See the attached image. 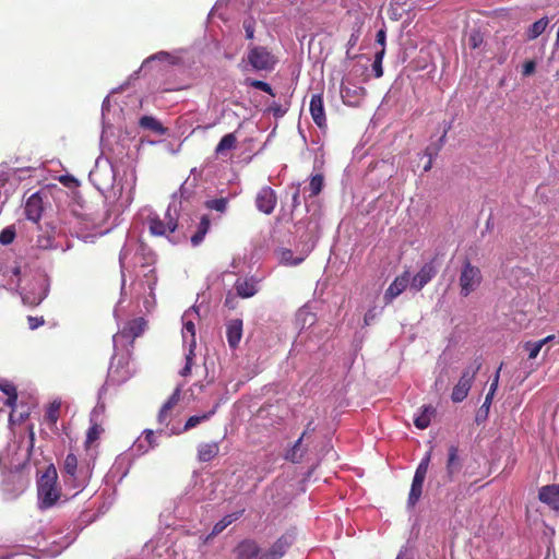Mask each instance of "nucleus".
I'll return each instance as SVG.
<instances>
[{"mask_svg":"<svg viewBox=\"0 0 559 559\" xmlns=\"http://www.w3.org/2000/svg\"><path fill=\"white\" fill-rule=\"evenodd\" d=\"M210 224L211 223H210L209 216L207 215H203L201 217V221L199 223L197 231L190 238L191 239V243L193 246H199L203 241L206 233L210 229Z\"/></svg>","mask_w":559,"mask_h":559,"instance_id":"nucleus-24","label":"nucleus"},{"mask_svg":"<svg viewBox=\"0 0 559 559\" xmlns=\"http://www.w3.org/2000/svg\"><path fill=\"white\" fill-rule=\"evenodd\" d=\"M357 40H358V35L352 34V36L348 40V46L354 47L357 44Z\"/></svg>","mask_w":559,"mask_h":559,"instance_id":"nucleus-56","label":"nucleus"},{"mask_svg":"<svg viewBox=\"0 0 559 559\" xmlns=\"http://www.w3.org/2000/svg\"><path fill=\"white\" fill-rule=\"evenodd\" d=\"M483 366L481 357H476L462 372L457 383L454 385L451 400L454 403H460L464 401L468 392L472 388V384L475 380L477 372L480 370Z\"/></svg>","mask_w":559,"mask_h":559,"instance_id":"nucleus-3","label":"nucleus"},{"mask_svg":"<svg viewBox=\"0 0 559 559\" xmlns=\"http://www.w3.org/2000/svg\"><path fill=\"white\" fill-rule=\"evenodd\" d=\"M483 282V274L478 266L473 265L466 258L461 266L459 276L460 295L467 297L474 293Z\"/></svg>","mask_w":559,"mask_h":559,"instance_id":"nucleus-5","label":"nucleus"},{"mask_svg":"<svg viewBox=\"0 0 559 559\" xmlns=\"http://www.w3.org/2000/svg\"><path fill=\"white\" fill-rule=\"evenodd\" d=\"M225 305L226 306H229V308H233V305H231V301L229 300V298L227 297L226 300H225Z\"/></svg>","mask_w":559,"mask_h":559,"instance_id":"nucleus-59","label":"nucleus"},{"mask_svg":"<svg viewBox=\"0 0 559 559\" xmlns=\"http://www.w3.org/2000/svg\"><path fill=\"white\" fill-rule=\"evenodd\" d=\"M409 284V273L405 271L390 284L384 293L383 299L386 305L391 304L397 296H400Z\"/></svg>","mask_w":559,"mask_h":559,"instance_id":"nucleus-13","label":"nucleus"},{"mask_svg":"<svg viewBox=\"0 0 559 559\" xmlns=\"http://www.w3.org/2000/svg\"><path fill=\"white\" fill-rule=\"evenodd\" d=\"M323 185L324 178L321 174L312 176L309 183V189L311 191L310 197L318 195L322 191Z\"/></svg>","mask_w":559,"mask_h":559,"instance_id":"nucleus-33","label":"nucleus"},{"mask_svg":"<svg viewBox=\"0 0 559 559\" xmlns=\"http://www.w3.org/2000/svg\"><path fill=\"white\" fill-rule=\"evenodd\" d=\"M24 211L27 219L38 223L43 214L41 197L38 193L32 194L26 201Z\"/></svg>","mask_w":559,"mask_h":559,"instance_id":"nucleus-17","label":"nucleus"},{"mask_svg":"<svg viewBox=\"0 0 559 559\" xmlns=\"http://www.w3.org/2000/svg\"><path fill=\"white\" fill-rule=\"evenodd\" d=\"M435 413L436 409L432 406H424L421 413L415 417L414 425L418 429H426L430 425L431 417L435 415Z\"/></svg>","mask_w":559,"mask_h":559,"instance_id":"nucleus-25","label":"nucleus"},{"mask_svg":"<svg viewBox=\"0 0 559 559\" xmlns=\"http://www.w3.org/2000/svg\"><path fill=\"white\" fill-rule=\"evenodd\" d=\"M549 24V20L545 16L534 22L528 29L526 31V38L528 40H534L538 36H540Z\"/></svg>","mask_w":559,"mask_h":559,"instance_id":"nucleus-26","label":"nucleus"},{"mask_svg":"<svg viewBox=\"0 0 559 559\" xmlns=\"http://www.w3.org/2000/svg\"><path fill=\"white\" fill-rule=\"evenodd\" d=\"M226 336L230 348H236L242 337V320L233 319L226 325Z\"/></svg>","mask_w":559,"mask_h":559,"instance_id":"nucleus-18","label":"nucleus"},{"mask_svg":"<svg viewBox=\"0 0 559 559\" xmlns=\"http://www.w3.org/2000/svg\"><path fill=\"white\" fill-rule=\"evenodd\" d=\"M538 499L551 510L559 511V484L546 485L539 488Z\"/></svg>","mask_w":559,"mask_h":559,"instance_id":"nucleus-14","label":"nucleus"},{"mask_svg":"<svg viewBox=\"0 0 559 559\" xmlns=\"http://www.w3.org/2000/svg\"><path fill=\"white\" fill-rule=\"evenodd\" d=\"M430 456H431V453L428 452L425 455V457L420 461V463L418 464V466L415 471V475H414L415 478L425 480L427 472H428L429 463H430Z\"/></svg>","mask_w":559,"mask_h":559,"instance_id":"nucleus-35","label":"nucleus"},{"mask_svg":"<svg viewBox=\"0 0 559 559\" xmlns=\"http://www.w3.org/2000/svg\"><path fill=\"white\" fill-rule=\"evenodd\" d=\"M386 33L385 29L381 28L377 32L376 41L382 47H385Z\"/></svg>","mask_w":559,"mask_h":559,"instance_id":"nucleus-49","label":"nucleus"},{"mask_svg":"<svg viewBox=\"0 0 559 559\" xmlns=\"http://www.w3.org/2000/svg\"><path fill=\"white\" fill-rule=\"evenodd\" d=\"M146 325L147 322L142 317L132 319L124 324L123 329L120 331V336L133 342L144 333Z\"/></svg>","mask_w":559,"mask_h":559,"instance_id":"nucleus-15","label":"nucleus"},{"mask_svg":"<svg viewBox=\"0 0 559 559\" xmlns=\"http://www.w3.org/2000/svg\"><path fill=\"white\" fill-rule=\"evenodd\" d=\"M38 507L47 510L53 507L61 497V489L58 486V473L53 465H50L41 474L37 481Z\"/></svg>","mask_w":559,"mask_h":559,"instance_id":"nucleus-2","label":"nucleus"},{"mask_svg":"<svg viewBox=\"0 0 559 559\" xmlns=\"http://www.w3.org/2000/svg\"><path fill=\"white\" fill-rule=\"evenodd\" d=\"M225 305L226 306H229V308H233V305H231V301L229 300V298L227 297L226 300H225Z\"/></svg>","mask_w":559,"mask_h":559,"instance_id":"nucleus-60","label":"nucleus"},{"mask_svg":"<svg viewBox=\"0 0 559 559\" xmlns=\"http://www.w3.org/2000/svg\"><path fill=\"white\" fill-rule=\"evenodd\" d=\"M62 472L67 475L64 481L70 485L73 489H80L84 487V479H80L78 475V457L73 453H69L63 462Z\"/></svg>","mask_w":559,"mask_h":559,"instance_id":"nucleus-10","label":"nucleus"},{"mask_svg":"<svg viewBox=\"0 0 559 559\" xmlns=\"http://www.w3.org/2000/svg\"><path fill=\"white\" fill-rule=\"evenodd\" d=\"M15 238V229L13 227H7L0 233V243L10 245Z\"/></svg>","mask_w":559,"mask_h":559,"instance_id":"nucleus-39","label":"nucleus"},{"mask_svg":"<svg viewBox=\"0 0 559 559\" xmlns=\"http://www.w3.org/2000/svg\"><path fill=\"white\" fill-rule=\"evenodd\" d=\"M27 322H28V326L31 330H35L41 325H44L45 323V320L43 317H32V316H28L27 317Z\"/></svg>","mask_w":559,"mask_h":559,"instance_id":"nucleus-43","label":"nucleus"},{"mask_svg":"<svg viewBox=\"0 0 559 559\" xmlns=\"http://www.w3.org/2000/svg\"><path fill=\"white\" fill-rule=\"evenodd\" d=\"M243 510L241 511H238V512H234V513H230V514H227L225 515L223 519H222V522H225V525L226 527L228 525H230L233 522L237 521L241 514H242Z\"/></svg>","mask_w":559,"mask_h":559,"instance_id":"nucleus-45","label":"nucleus"},{"mask_svg":"<svg viewBox=\"0 0 559 559\" xmlns=\"http://www.w3.org/2000/svg\"><path fill=\"white\" fill-rule=\"evenodd\" d=\"M189 333L191 338H192V342H194V336H195V325L192 321H186L183 323V336H186V334Z\"/></svg>","mask_w":559,"mask_h":559,"instance_id":"nucleus-46","label":"nucleus"},{"mask_svg":"<svg viewBox=\"0 0 559 559\" xmlns=\"http://www.w3.org/2000/svg\"><path fill=\"white\" fill-rule=\"evenodd\" d=\"M554 338H555V335H548V336H546L545 338L539 340V343L544 346V345H546L547 343L551 342Z\"/></svg>","mask_w":559,"mask_h":559,"instance_id":"nucleus-58","label":"nucleus"},{"mask_svg":"<svg viewBox=\"0 0 559 559\" xmlns=\"http://www.w3.org/2000/svg\"><path fill=\"white\" fill-rule=\"evenodd\" d=\"M143 439L146 442V447H145L144 451H150V450L154 449L155 447H157V442L155 440L153 430H150V429L144 430Z\"/></svg>","mask_w":559,"mask_h":559,"instance_id":"nucleus-40","label":"nucleus"},{"mask_svg":"<svg viewBox=\"0 0 559 559\" xmlns=\"http://www.w3.org/2000/svg\"><path fill=\"white\" fill-rule=\"evenodd\" d=\"M191 355H192V350L186 357V365H185V367L180 371V374L182 377H187V376H189L191 373V368H192V356Z\"/></svg>","mask_w":559,"mask_h":559,"instance_id":"nucleus-47","label":"nucleus"},{"mask_svg":"<svg viewBox=\"0 0 559 559\" xmlns=\"http://www.w3.org/2000/svg\"><path fill=\"white\" fill-rule=\"evenodd\" d=\"M292 204H293L294 209L300 205V197H299L298 188L296 189L295 193L293 194Z\"/></svg>","mask_w":559,"mask_h":559,"instance_id":"nucleus-54","label":"nucleus"},{"mask_svg":"<svg viewBox=\"0 0 559 559\" xmlns=\"http://www.w3.org/2000/svg\"><path fill=\"white\" fill-rule=\"evenodd\" d=\"M536 70V63L533 60H528L523 64L522 74L524 76L532 75Z\"/></svg>","mask_w":559,"mask_h":559,"instance_id":"nucleus-44","label":"nucleus"},{"mask_svg":"<svg viewBox=\"0 0 559 559\" xmlns=\"http://www.w3.org/2000/svg\"><path fill=\"white\" fill-rule=\"evenodd\" d=\"M167 56H168V53H166V52H159L156 57L160 59L162 57L164 58Z\"/></svg>","mask_w":559,"mask_h":559,"instance_id":"nucleus-62","label":"nucleus"},{"mask_svg":"<svg viewBox=\"0 0 559 559\" xmlns=\"http://www.w3.org/2000/svg\"><path fill=\"white\" fill-rule=\"evenodd\" d=\"M384 53H385V47H382L378 52H376L374 60L382 62Z\"/></svg>","mask_w":559,"mask_h":559,"instance_id":"nucleus-55","label":"nucleus"},{"mask_svg":"<svg viewBox=\"0 0 559 559\" xmlns=\"http://www.w3.org/2000/svg\"><path fill=\"white\" fill-rule=\"evenodd\" d=\"M147 225L150 233L153 236L169 238V235L174 234L179 227L177 211H173L169 206L165 212L164 217H160L157 214H151L147 217Z\"/></svg>","mask_w":559,"mask_h":559,"instance_id":"nucleus-4","label":"nucleus"},{"mask_svg":"<svg viewBox=\"0 0 559 559\" xmlns=\"http://www.w3.org/2000/svg\"><path fill=\"white\" fill-rule=\"evenodd\" d=\"M310 115L313 122L320 129L326 128V116L323 104V94H313L310 99Z\"/></svg>","mask_w":559,"mask_h":559,"instance_id":"nucleus-12","label":"nucleus"},{"mask_svg":"<svg viewBox=\"0 0 559 559\" xmlns=\"http://www.w3.org/2000/svg\"><path fill=\"white\" fill-rule=\"evenodd\" d=\"M14 557H15L14 555H10V556H7V557H4L2 559H14Z\"/></svg>","mask_w":559,"mask_h":559,"instance_id":"nucleus-63","label":"nucleus"},{"mask_svg":"<svg viewBox=\"0 0 559 559\" xmlns=\"http://www.w3.org/2000/svg\"><path fill=\"white\" fill-rule=\"evenodd\" d=\"M314 430H316V428L313 426V421H309L300 437H302V439H304L306 436H308L309 433H312Z\"/></svg>","mask_w":559,"mask_h":559,"instance_id":"nucleus-53","label":"nucleus"},{"mask_svg":"<svg viewBox=\"0 0 559 559\" xmlns=\"http://www.w3.org/2000/svg\"><path fill=\"white\" fill-rule=\"evenodd\" d=\"M31 440L33 441L34 440V432L31 431Z\"/></svg>","mask_w":559,"mask_h":559,"instance_id":"nucleus-64","label":"nucleus"},{"mask_svg":"<svg viewBox=\"0 0 559 559\" xmlns=\"http://www.w3.org/2000/svg\"><path fill=\"white\" fill-rule=\"evenodd\" d=\"M60 408H61V403L58 401H53L47 407V411L45 414V421L47 423V425L49 426V428L51 430L57 429V423H58V419L60 416Z\"/></svg>","mask_w":559,"mask_h":559,"instance_id":"nucleus-20","label":"nucleus"},{"mask_svg":"<svg viewBox=\"0 0 559 559\" xmlns=\"http://www.w3.org/2000/svg\"><path fill=\"white\" fill-rule=\"evenodd\" d=\"M242 26L246 32V37L248 39H253V37H254V20L252 17L246 19L242 23Z\"/></svg>","mask_w":559,"mask_h":559,"instance_id":"nucleus-41","label":"nucleus"},{"mask_svg":"<svg viewBox=\"0 0 559 559\" xmlns=\"http://www.w3.org/2000/svg\"><path fill=\"white\" fill-rule=\"evenodd\" d=\"M228 199L227 198H218L209 200L205 202V207L209 210H214L219 213H224L227 209Z\"/></svg>","mask_w":559,"mask_h":559,"instance_id":"nucleus-34","label":"nucleus"},{"mask_svg":"<svg viewBox=\"0 0 559 559\" xmlns=\"http://www.w3.org/2000/svg\"><path fill=\"white\" fill-rule=\"evenodd\" d=\"M0 390L8 396L5 404L10 407H14L17 400V392L14 384L7 380L0 381Z\"/></svg>","mask_w":559,"mask_h":559,"instance_id":"nucleus-27","label":"nucleus"},{"mask_svg":"<svg viewBox=\"0 0 559 559\" xmlns=\"http://www.w3.org/2000/svg\"><path fill=\"white\" fill-rule=\"evenodd\" d=\"M374 318V314L372 313L371 310H369L366 314H365V323L366 324H369L370 320H372Z\"/></svg>","mask_w":559,"mask_h":559,"instance_id":"nucleus-57","label":"nucleus"},{"mask_svg":"<svg viewBox=\"0 0 559 559\" xmlns=\"http://www.w3.org/2000/svg\"><path fill=\"white\" fill-rule=\"evenodd\" d=\"M146 447V442L144 441L143 438H139L136 440V442L134 443V449L138 453H141V454H144V453H147L148 451H144Z\"/></svg>","mask_w":559,"mask_h":559,"instance_id":"nucleus-51","label":"nucleus"},{"mask_svg":"<svg viewBox=\"0 0 559 559\" xmlns=\"http://www.w3.org/2000/svg\"><path fill=\"white\" fill-rule=\"evenodd\" d=\"M180 395L181 389L177 388L168 397V400L163 404L157 415V420L159 424H168L173 415V409L178 405L180 401Z\"/></svg>","mask_w":559,"mask_h":559,"instance_id":"nucleus-16","label":"nucleus"},{"mask_svg":"<svg viewBox=\"0 0 559 559\" xmlns=\"http://www.w3.org/2000/svg\"><path fill=\"white\" fill-rule=\"evenodd\" d=\"M246 84L251 86V87H254L257 90L263 91V92L274 96V93H273V90H272L271 85L269 83L264 82V81L247 79L246 80Z\"/></svg>","mask_w":559,"mask_h":559,"instance_id":"nucleus-36","label":"nucleus"},{"mask_svg":"<svg viewBox=\"0 0 559 559\" xmlns=\"http://www.w3.org/2000/svg\"><path fill=\"white\" fill-rule=\"evenodd\" d=\"M501 368H502V364L500 365V367L496 371V374H495V377L492 379V382L490 384L489 392L487 393V395L485 397V402L481 405V408H486V412H488V409L490 407V404L492 402V397L495 395V392L497 391V388H498V384H499V378H500V370H501Z\"/></svg>","mask_w":559,"mask_h":559,"instance_id":"nucleus-32","label":"nucleus"},{"mask_svg":"<svg viewBox=\"0 0 559 559\" xmlns=\"http://www.w3.org/2000/svg\"><path fill=\"white\" fill-rule=\"evenodd\" d=\"M302 442V437H299V439L294 443L292 449H289L285 454V460L292 462V463H299L304 457V452L300 450Z\"/></svg>","mask_w":559,"mask_h":559,"instance_id":"nucleus-31","label":"nucleus"},{"mask_svg":"<svg viewBox=\"0 0 559 559\" xmlns=\"http://www.w3.org/2000/svg\"><path fill=\"white\" fill-rule=\"evenodd\" d=\"M219 453L218 442L201 443L198 447V460L206 463L215 459Z\"/></svg>","mask_w":559,"mask_h":559,"instance_id":"nucleus-19","label":"nucleus"},{"mask_svg":"<svg viewBox=\"0 0 559 559\" xmlns=\"http://www.w3.org/2000/svg\"><path fill=\"white\" fill-rule=\"evenodd\" d=\"M277 204V195L275 191L269 187H262L255 197V206L263 214L270 215L273 213Z\"/></svg>","mask_w":559,"mask_h":559,"instance_id":"nucleus-11","label":"nucleus"},{"mask_svg":"<svg viewBox=\"0 0 559 559\" xmlns=\"http://www.w3.org/2000/svg\"><path fill=\"white\" fill-rule=\"evenodd\" d=\"M542 348H543V345L539 343V341H537V342L530 341L524 344V349L527 352L530 359H535L538 356Z\"/></svg>","mask_w":559,"mask_h":559,"instance_id":"nucleus-37","label":"nucleus"},{"mask_svg":"<svg viewBox=\"0 0 559 559\" xmlns=\"http://www.w3.org/2000/svg\"><path fill=\"white\" fill-rule=\"evenodd\" d=\"M215 412H216V407H214L212 411L204 413L202 415H194V416L189 417L183 426V431H188V430L197 427L201 423L210 419L215 414Z\"/></svg>","mask_w":559,"mask_h":559,"instance_id":"nucleus-30","label":"nucleus"},{"mask_svg":"<svg viewBox=\"0 0 559 559\" xmlns=\"http://www.w3.org/2000/svg\"><path fill=\"white\" fill-rule=\"evenodd\" d=\"M226 528V525H225V522H222L218 521L214 526H213V530L211 532V534L207 536V539L209 538H212L216 535H218L219 533H222L224 530Z\"/></svg>","mask_w":559,"mask_h":559,"instance_id":"nucleus-48","label":"nucleus"},{"mask_svg":"<svg viewBox=\"0 0 559 559\" xmlns=\"http://www.w3.org/2000/svg\"><path fill=\"white\" fill-rule=\"evenodd\" d=\"M366 95V90L362 86L352 84L348 81L341 83V97L345 105L357 107L362 102Z\"/></svg>","mask_w":559,"mask_h":559,"instance_id":"nucleus-9","label":"nucleus"},{"mask_svg":"<svg viewBox=\"0 0 559 559\" xmlns=\"http://www.w3.org/2000/svg\"><path fill=\"white\" fill-rule=\"evenodd\" d=\"M270 109L273 111V114H274V116H275V117H282V116H284V114H285V110H284V109H282L281 105H278V104H276V103H274V104L270 107Z\"/></svg>","mask_w":559,"mask_h":559,"instance_id":"nucleus-52","label":"nucleus"},{"mask_svg":"<svg viewBox=\"0 0 559 559\" xmlns=\"http://www.w3.org/2000/svg\"><path fill=\"white\" fill-rule=\"evenodd\" d=\"M372 71L376 78H381L383 75L382 62L373 60Z\"/></svg>","mask_w":559,"mask_h":559,"instance_id":"nucleus-50","label":"nucleus"},{"mask_svg":"<svg viewBox=\"0 0 559 559\" xmlns=\"http://www.w3.org/2000/svg\"><path fill=\"white\" fill-rule=\"evenodd\" d=\"M484 43V36L479 31H472L468 35V45L472 49L479 48Z\"/></svg>","mask_w":559,"mask_h":559,"instance_id":"nucleus-38","label":"nucleus"},{"mask_svg":"<svg viewBox=\"0 0 559 559\" xmlns=\"http://www.w3.org/2000/svg\"><path fill=\"white\" fill-rule=\"evenodd\" d=\"M437 257H435L413 276L411 287L417 292L421 290L437 275Z\"/></svg>","mask_w":559,"mask_h":559,"instance_id":"nucleus-7","label":"nucleus"},{"mask_svg":"<svg viewBox=\"0 0 559 559\" xmlns=\"http://www.w3.org/2000/svg\"><path fill=\"white\" fill-rule=\"evenodd\" d=\"M103 432L104 428L99 424L92 423L91 427L86 432L85 448H91L100 438V435Z\"/></svg>","mask_w":559,"mask_h":559,"instance_id":"nucleus-29","label":"nucleus"},{"mask_svg":"<svg viewBox=\"0 0 559 559\" xmlns=\"http://www.w3.org/2000/svg\"><path fill=\"white\" fill-rule=\"evenodd\" d=\"M292 534H283L266 550H262L257 540L242 539L234 549L236 559H282L292 547Z\"/></svg>","mask_w":559,"mask_h":559,"instance_id":"nucleus-1","label":"nucleus"},{"mask_svg":"<svg viewBox=\"0 0 559 559\" xmlns=\"http://www.w3.org/2000/svg\"><path fill=\"white\" fill-rule=\"evenodd\" d=\"M463 462L460 456V449L455 444H451L448 449V456L445 461V483H452L461 473Z\"/></svg>","mask_w":559,"mask_h":559,"instance_id":"nucleus-8","label":"nucleus"},{"mask_svg":"<svg viewBox=\"0 0 559 559\" xmlns=\"http://www.w3.org/2000/svg\"><path fill=\"white\" fill-rule=\"evenodd\" d=\"M235 288L237 295L242 298L252 297L257 293L254 284L248 281H237L235 284Z\"/></svg>","mask_w":559,"mask_h":559,"instance_id":"nucleus-28","label":"nucleus"},{"mask_svg":"<svg viewBox=\"0 0 559 559\" xmlns=\"http://www.w3.org/2000/svg\"><path fill=\"white\" fill-rule=\"evenodd\" d=\"M22 299L25 305L34 307V306H38L43 301L44 296H33V295L25 294V295H23Z\"/></svg>","mask_w":559,"mask_h":559,"instance_id":"nucleus-42","label":"nucleus"},{"mask_svg":"<svg viewBox=\"0 0 559 559\" xmlns=\"http://www.w3.org/2000/svg\"><path fill=\"white\" fill-rule=\"evenodd\" d=\"M424 481L425 480H423V479L413 477V481H412V486H411V490H409L408 499H407V506L409 508H414L417 504V502L419 501L421 493H423Z\"/></svg>","mask_w":559,"mask_h":559,"instance_id":"nucleus-23","label":"nucleus"},{"mask_svg":"<svg viewBox=\"0 0 559 559\" xmlns=\"http://www.w3.org/2000/svg\"><path fill=\"white\" fill-rule=\"evenodd\" d=\"M139 124L141 128L151 130L159 135H163L167 132V129L163 127V124L152 116H143L140 119Z\"/></svg>","mask_w":559,"mask_h":559,"instance_id":"nucleus-22","label":"nucleus"},{"mask_svg":"<svg viewBox=\"0 0 559 559\" xmlns=\"http://www.w3.org/2000/svg\"><path fill=\"white\" fill-rule=\"evenodd\" d=\"M431 168V162H429L425 167L424 170L428 171Z\"/></svg>","mask_w":559,"mask_h":559,"instance_id":"nucleus-61","label":"nucleus"},{"mask_svg":"<svg viewBox=\"0 0 559 559\" xmlns=\"http://www.w3.org/2000/svg\"><path fill=\"white\" fill-rule=\"evenodd\" d=\"M237 136L235 133L225 134L215 147V154L217 156L225 155L226 152L236 148Z\"/></svg>","mask_w":559,"mask_h":559,"instance_id":"nucleus-21","label":"nucleus"},{"mask_svg":"<svg viewBox=\"0 0 559 559\" xmlns=\"http://www.w3.org/2000/svg\"><path fill=\"white\" fill-rule=\"evenodd\" d=\"M247 60L255 71H272L277 63V58L263 46H251Z\"/></svg>","mask_w":559,"mask_h":559,"instance_id":"nucleus-6","label":"nucleus"}]
</instances>
